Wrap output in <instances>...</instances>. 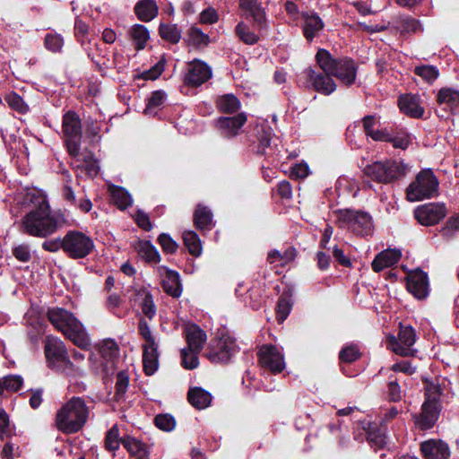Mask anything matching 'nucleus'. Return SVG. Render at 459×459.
I'll use <instances>...</instances> for the list:
<instances>
[{
    "mask_svg": "<svg viewBox=\"0 0 459 459\" xmlns=\"http://www.w3.org/2000/svg\"><path fill=\"white\" fill-rule=\"evenodd\" d=\"M25 201L31 206V210L22 218L23 231L38 238H47L55 233L58 223L51 214L47 196L34 189L26 194Z\"/></svg>",
    "mask_w": 459,
    "mask_h": 459,
    "instance_id": "f257e3e1",
    "label": "nucleus"
},
{
    "mask_svg": "<svg viewBox=\"0 0 459 459\" xmlns=\"http://www.w3.org/2000/svg\"><path fill=\"white\" fill-rule=\"evenodd\" d=\"M48 319L53 326L71 340L77 347L88 350L91 340L82 323L69 311L53 307L48 311Z\"/></svg>",
    "mask_w": 459,
    "mask_h": 459,
    "instance_id": "f03ea898",
    "label": "nucleus"
},
{
    "mask_svg": "<svg viewBox=\"0 0 459 459\" xmlns=\"http://www.w3.org/2000/svg\"><path fill=\"white\" fill-rule=\"evenodd\" d=\"M89 414L90 411L84 400L73 397L57 410L55 426L64 434L76 433L86 424Z\"/></svg>",
    "mask_w": 459,
    "mask_h": 459,
    "instance_id": "7ed1b4c3",
    "label": "nucleus"
},
{
    "mask_svg": "<svg viewBox=\"0 0 459 459\" xmlns=\"http://www.w3.org/2000/svg\"><path fill=\"white\" fill-rule=\"evenodd\" d=\"M316 61L323 72L332 74L343 84L354 83L357 66L351 58H334L328 50L320 48L316 55Z\"/></svg>",
    "mask_w": 459,
    "mask_h": 459,
    "instance_id": "20e7f679",
    "label": "nucleus"
},
{
    "mask_svg": "<svg viewBox=\"0 0 459 459\" xmlns=\"http://www.w3.org/2000/svg\"><path fill=\"white\" fill-rule=\"evenodd\" d=\"M44 353L48 367L66 376L80 374V369L70 360L65 343L57 337L48 335L44 340Z\"/></svg>",
    "mask_w": 459,
    "mask_h": 459,
    "instance_id": "39448f33",
    "label": "nucleus"
},
{
    "mask_svg": "<svg viewBox=\"0 0 459 459\" xmlns=\"http://www.w3.org/2000/svg\"><path fill=\"white\" fill-rule=\"evenodd\" d=\"M407 166L401 160H377L367 165L363 173L371 180L381 183L390 184L407 174Z\"/></svg>",
    "mask_w": 459,
    "mask_h": 459,
    "instance_id": "423d86ee",
    "label": "nucleus"
},
{
    "mask_svg": "<svg viewBox=\"0 0 459 459\" xmlns=\"http://www.w3.org/2000/svg\"><path fill=\"white\" fill-rule=\"evenodd\" d=\"M438 180L431 169L420 171L415 179L406 190L407 199L410 202H418L429 199L438 193Z\"/></svg>",
    "mask_w": 459,
    "mask_h": 459,
    "instance_id": "0eeeda50",
    "label": "nucleus"
},
{
    "mask_svg": "<svg viewBox=\"0 0 459 459\" xmlns=\"http://www.w3.org/2000/svg\"><path fill=\"white\" fill-rule=\"evenodd\" d=\"M63 140L72 158L80 156L82 137V122L74 111H67L62 118Z\"/></svg>",
    "mask_w": 459,
    "mask_h": 459,
    "instance_id": "6e6552de",
    "label": "nucleus"
},
{
    "mask_svg": "<svg viewBox=\"0 0 459 459\" xmlns=\"http://www.w3.org/2000/svg\"><path fill=\"white\" fill-rule=\"evenodd\" d=\"M439 395L438 387L429 386L427 388L421 411L418 415H414V422L418 429H430L437 421L440 412Z\"/></svg>",
    "mask_w": 459,
    "mask_h": 459,
    "instance_id": "1a4fd4ad",
    "label": "nucleus"
},
{
    "mask_svg": "<svg viewBox=\"0 0 459 459\" xmlns=\"http://www.w3.org/2000/svg\"><path fill=\"white\" fill-rule=\"evenodd\" d=\"M337 223L340 228L350 229L361 236L370 234L373 228L372 219L368 213L351 210H340Z\"/></svg>",
    "mask_w": 459,
    "mask_h": 459,
    "instance_id": "9d476101",
    "label": "nucleus"
},
{
    "mask_svg": "<svg viewBox=\"0 0 459 459\" xmlns=\"http://www.w3.org/2000/svg\"><path fill=\"white\" fill-rule=\"evenodd\" d=\"M64 252L71 258L79 259L87 256L93 249V240L83 232L68 231L63 238Z\"/></svg>",
    "mask_w": 459,
    "mask_h": 459,
    "instance_id": "9b49d317",
    "label": "nucleus"
},
{
    "mask_svg": "<svg viewBox=\"0 0 459 459\" xmlns=\"http://www.w3.org/2000/svg\"><path fill=\"white\" fill-rule=\"evenodd\" d=\"M237 351L238 345L235 339L223 333L212 340L205 356L212 363H227Z\"/></svg>",
    "mask_w": 459,
    "mask_h": 459,
    "instance_id": "f8f14e48",
    "label": "nucleus"
},
{
    "mask_svg": "<svg viewBox=\"0 0 459 459\" xmlns=\"http://www.w3.org/2000/svg\"><path fill=\"white\" fill-rule=\"evenodd\" d=\"M259 365L273 374H279L285 368L283 354L273 344H264L257 351Z\"/></svg>",
    "mask_w": 459,
    "mask_h": 459,
    "instance_id": "ddd939ff",
    "label": "nucleus"
},
{
    "mask_svg": "<svg viewBox=\"0 0 459 459\" xmlns=\"http://www.w3.org/2000/svg\"><path fill=\"white\" fill-rule=\"evenodd\" d=\"M416 341V333L411 326L400 325L398 337L390 336L388 345L396 354L403 357L413 355L412 345Z\"/></svg>",
    "mask_w": 459,
    "mask_h": 459,
    "instance_id": "4468645a",
    "label": "nucleus"
},
{
    "mask_svg": "<svg viewBox=\"0 0 459 459\" xmlns=\"http://www.w3.org/2000/svg\"><path fill=\"white\" fill-rule=\"evenodd\" d=\"M447 214V209L443 203H429L418 206L414 211L416 220L424 226L438 223Z\"/></svg>",
    "mask_w": 459,
    "mask_h": 459,
    "instance_id": "2eb2a0df",
    "label": "nucleus"
},
{
    "mask_svg": "<svg viewBox=\"0 0 459 459\" xmlns=\"http://www.w3.org/2000/svg\"><path fill=\"white\" fill-rule=\"evenodd\" d=\"M212 74V69L206 63L195 59L189 63L184 82L190 87H198L207 82Z\"/></svg>",
    "mask_w": 459,
    "mask_h": 459,
    "instance_id": "dca6fc26",
    "label": "nucleus"
},
{
    "mask_svg": "<svg viewBox=\"0 0 459 459\" xmlns=\"http://www.w3.org/2000/svg\"><path fill=\"white\" fill-rule=\"evenodd\" d=\"M305 74L313 90L323 95H330L336 90V83L332 74L316 72L312 68L305 70Z\"/></svg>",
    "mask_w": 459,
    "mask_h": 459,
    "instance_id": "f3484780",
    "label": "nucleus"
},
{
    "mask_svg": "<svg viewBox=\"0 0 459 459\" xmlns=\"http://www.w3.org/2000/svg\"><path fill=\"white\" fill-rule=\"evenodd\" d=\"M247 120L245 113H238L234 117H222L216 121V126L221 134L227 137H234L240 133L242 126Z\"/></svg>",
    "mask_w": 459,
    "mask_h": 459,
    "instance_id": "a211bd4d",
    "label": "nucleus"
},
{
    "mask_svg": "<svg viewBox=\"0 0 459 459\" xmlns=\"http://www.w3.org/2000/svg\"><path fill=\"white\" fill-rule=\"evenodd\" d=\"M157 270L160 277L162 279L163 290L173 298H178L182 293L178 273L164 265L159 266Z\"/></svg>",
    "mask_w": 459,
    "mask_h": 459,
    "instance_id": "6ab92c4d",
    "label": "nucleus"
},
{
    "mask_svg": "<svg viewBox=\"0 0 459 459\" xmlns=\"http://www.w3.org/2000/svg\"><path fill=\"white\" fill-rule=\"evenodd\" d=\"M420 452L424 459H448L450 448L441 439H429L421 442Z\"/></svg>",
    "mask_w": 459,
    "mask_h": 459,
    "instance_id": "aec40b11",
    "label": "nucleus"
},
{
    "mask_svg": "<svg viewBox=\"0 0 459 459\" xmlns=\"http://www.w3.org/2000/svg\"><path fill=\"white\" fill-rule=\"evenodd\" d=\"M407 290L415 298L422 299L429 292L428 275L421 270L413 271L407 277Z\"/></svg>",
    "mask_w": 459,
    "mask_h": 459,
    "instance_id": "412c9836",
    "label": "nucleus"
},
{
    "mask_svg": "<svg viewBox=\"0 0 459 459\" xmlns=\"http://www.w3.org/2000/svg\"><path fill=\"white\" fill-rule=\"evenodd\" d=\"M184 334L187 342L186 349L200 352L207 340L205 332L195 324H187L184 327Z\"/></svg>",
    "mask_w": 459,
    "mask_h": 459,
    "instance_id": "4be33fe9",
    "label": "nucleus"
},
{
    "mask_svg": "<svg viewBox=\"0 0 459 459\" xmlns=\"http://www.w3.org/2000/svg\"><path fill=\"white\" fill-rule=\"evenodd\" d=\"M302 18L304 21L302 25L303 34L308 41H312L323 30L324 22L318 14L314 12L303 13Z\"/></svg>",
    "mask_w": 459,
    "mask_h": 459,
    "instance_id": "5701e85b",
    "label": "nucleus"
},
{
    "mask_svg": "<svg viewBox=\"0 0 459 459\" xmlns=\"http://www.w3.org/2000/svg\"><path fill=\"white\" fill-rule=\"evenodd\" d=\"M401 256L402 253L398 249H385L376 255L371 263L372 269L379 273L397 264Z\"/></svg>",
    "mask_w": 459,
    "mask_h": 459,
    "instance_id": "b1692460",
    "label": "nucleus"
},
{
    "mask_svg": "<svg viewBox=\"0 0 459 459\" xmlns=\"http://www.w3.org/2000/svg\"><path fill=\"white\" fill-rule=\"evenodd\" d=\"M398 105L401 111L414 118H420L424 114V108L421 107L420 98L412 94L402 95L399 98Z\"/></svg>",
    "mask_w": 459,
    "mask_h": 459,
    "instance_id": "393cba45",
    "label": "nucleus"
},
{
    "mask_svg": "<svg viewBox=\"0 0 459 459\" xmlns=\"http://www.w3.org/2000/svg\"><path fill=\"white\" fill-rule=\"evenodd\" d=\"M158 343L154 345H143V363L146 375H153L159 368Z\"/></svg>",
    "mask_w": 459,
    "mask_h": 459,
    "instance_id": "a878e982",
    "label": "nucleus"
},
{
    "mask_svg": "<svg viewBox=\"0 0 459 459\" xmlns=\"http://www.w3.org/2000/svg\"><path fill=\"white\" fill-rule=\"evenodd\" d=\"M439 105L445 106L451 113L459 112V91L451 88H442L437 96Z\"/></svg>",
    "mask_w": 459,
    "mask_h": 459,
    "instance_id": "bb28decb",
    "label": "nucleus"
},
{
    "mask_svg": "<svg viewBox=\"0 0 459 459\" xmlns=\"http://www.w3.org/2000/svg\"><path fill=\"white\" fill-rule=\"evenodd\" d=\"M122 445L130 455L134 456L137 459H147L149 456L148 446L140 439L131 436H126L123 437Z\"/></svg>",
    "mask_w": 459,
    "mask_h": 459,
    "instance_id": "cd10ccee",
    "label": "nucleus"
},
{
    "mask_svg": "<svg viewBox=\"0 0 459 459\" xmlns=\"http://www.w3.org/2000/svg\"><path fill=\"white\" fill-rule=\"evenodd\" d=\"M364 429L367 431V439L372 447L375 449L384 447L386 443L385 429H382L379 425L377 426V424L370 422L367 423V426L364 427Z\"/></svg>",
    "mask_w": 459,
    "mask_h": 459,
    "instance_id": "c85d7f7f",
    "label": "nucleus"
},
{
    "mask_svg": "<svg viewBox=\"0 0 459 459\" xmlns=\"http://www.w3.org/2000/svg\"><path fill=\"white\" fill-rule=\"evenodd\" d=\"M239 6L250 15L260 29L265 25V14L257 4V0H239Z\"/></svg>",
    "mask_w": 459,
    "mask_h": 459,
    "instance_id": "c756f323",
    "label": "nucleus"
},
{
    "mask_svg": "<svg viewBox=\"0 0 459 459\" xmlns=\"http://www.w3.org/2000/svg\"><path fill=\"white\" fill-rule=\"evenodd\" d=\"M187 399L192 406L202 410L210 406L212 395L209 392L201 387H194L188 391Z\"/></svg>",
    "mask_w": 459,
    "mask_h": 459,
    "instance_id": "7c9ffc66",
    "label": "nucleus"
},
{
    "mask_svg": "<svg viewBox=\"0 0 459 459\" xmlns=\"http://www.w3.org/2000/svg\"><path fill=\"white\" fill-rule=\"evenodd\" d=\"M135 14L143 22H150L158 14V6L153 0H141L134 7Z\"/></svg>",
    "mask_w": 459,
    "mask_h": 459,
    "instance_id": "2f4dec72",
    "label": "nucleus"
},
{
    "mask_svg": "<svg viewBox=\"0 0 459 459\" xmlns=\"http://www.w3.org/2000/svg\"><path fill=\"white\" fill-rule=\"evenodd\" d=\"M215 104L220 112L227 114H233L241 108L239 100L231 93L217 97Z\"/></svg>",
    "mask_w": 459,
    "mask_h": 459,
    "instance_id": "473e14b6",
    "label": "nucleus"
},
{
    "mask_svg": "<svg viewBox=\"0 0 459 459\" xmlns=\"http://www.w3.org/2000/svg\"><path fill=\"white\" fill-rule=\"evenodd\" d=\"M195 225L197 229L202 230H210L213 226L212 213L211 210L202 204H198L195 215H194Z\"/></svg>",
    "mask_w": 459,
    "mask_h": 459,
    "instance_id": "72a5a7b5",
    "label": "nucleus"
},
{
    "mask_svg": "<svg viewBox=\"0 0 459 459\" xmlns=\"http://www.w3.org/2000/svg\"><path fill=\"white\" fill-rule=\"evenodd\" d=\"M128 34L137 50L143 49L150 39L149 30L142 24H134L128 30Z\"/></svg>",
    "mask_w": 459,
    "mask_h": 459,
    "instance_id": "f704fd0d",
    "label": "nucleus"
},
{
    "mask_svg": "<svg viewBox=\"0 0 459 459\" xmlns=\"http://www.w3.org/2000/svg\"><path fill=\"white\" fill-rule=\"evenodd\" d=\"M72 159L71 165L74 169H84L86 174L91 177L97 175L99 171L98 162L93 159L91 154L84 155L82 163L79 156Z\"/></svg>",
    "mask_w": 459,
    "mask_h": 459,
    "instance_id": "c9c22d12",
    "label": "nucleus"
},
{
    "mask_svg": "<svg viewBox=\"0 0 459 459\" xmlns=\"http://www.w3.org/2000/svg\"><path fill=\"white\" fill-rule=\"evenodd\" d=\"M296 257V250L293 247H288L283 252L279 250H272L268 253L267 260L270 264L279 263L285 265L292 262Z\"/></svg>",
    "mask_w": 459,
    "mask_h": 459,
    "instance_id": "e433bc0d",
    "label": "nucleus"
},
{
    "mask_svg": "<svg viewBox=\"0 0 459 459\" xmlns=\"http://www.w3.org/2000/svg\"><path fill=\"white\" fill-rule=\"evenodd\" d=\"M411 142L412 137L405 129L395 128L389 143L395 149L406 150Z\"/></svg>",
    "mask_w": 459,
    "mask_h": 459,
    "instance_id": "4c0bfd02",
    "label": "nucleus"
},
{
    "mask_svg": "<svg viewBox=\"0 0 459 459\" xmlns=\"http://www.w3.org/2000/svg\"><path fill=\"white\" fill-rule=\"evenodd\" d=\"M137 295L141 299L140 307L143 314L152 320L156 315V306L152 296L146 290H141Z\"/></svg>",
    "mask_w": 459,
    "mask_h": 459,
    "instance_id": "58836bf2",
    "label": "nucleus"
},
{
    "mask_svg": "<svg viewBox=\"0 0 459 459\" xmlns=\"http://www.w3.org/2000/svg\"><path fill=\"white\" fill-rule=\"evenodd\" d=\"M159 34L162 39L176 44L181 39V30L176 24L161 23L159 27Z\"/></svg>",
    "mask_w": 459,
    "mask_h": 459,
    "instance_id": "ea45409f",
    "label": "nucleus"
},
{
    "mask_svg": "<svg viewBox=\"0 0 459 459\" xmlns=\"http://www.w3.org/2000/svg\"><path fill=\"white\" fill-rule=\"evenodd\" d=\"M183 240L188 252L194 256H199L202 253V244L198 235L192 230L186 231L183 234Z\"/></svg>",
    "mask_w": 459,
    "mask_h": 459,
    "instance_id": "a19ab883",
    "label": "nucleus"
},
{
    "mask_svg": "<svg viewBox=\"0 0 459 459\" xmlns=\"http://www.w3.org/2000/svg\"><path fill=\"white\" fill-rule=\"evenodd\" d=\"M403 413V409L395 406L383 409L378 415V425L382 429H387L389 424L395 420Z\"/></svg>",
    "mask_w": 459,
    "mask_h": 459,
    "instance_id": "79ce46f5",
    "label": "nucleus"
},
{
    "mask_svg": "<svg viewBox=\"0 0 459 459\" xmlns=\"http://www.w3.org/2000/svg\"><path fill=\"white\" fill-rule=\"evenodd\" d=\"M123 437H119V429L117 425H114L106 433L104 446L105 449L115 453L122 444Z\"/></svg>",
    "mask_w": 459,
    "mask_h": 459,
    "instance_id": "37998d69",
    "label": "nucleus"
},
{
    "mask_svg": "<svg viewBox=\"0 0 459 459\" xmlns=\"http://www.w3.org/2000/svg\"><path fill=\"white\" fill-rule=\"evenodd\" d=\"M113 201L121 210L126 209L132 205V198L129 193L120 186H112L110 188Z\"/></svg>",
    "mask_w": 459,
    "mask_h": 459,
    "instance_id": "c03bdc74",
    "label": "nucleus"
},
{
    "mask_svg": "<svg viewBox=\"0 0 459 459\" xmlns=\"http://www.w3.org/2000/svg\"><path fill=\"white\" fill-rule=\"evenodd\" d=\"M137 251L147 262L158 263L160 259L158 250L149 241L139 242Z\"/></svg>",
    "mask_w": 459,
    "mask_h": 459,
    "instance_id": "a18cd8bd",
    "label": "nucleus"
},
{
    "mask_svg": "<svg viewBox=\"0 0 459 459\" xmlns=\"http://www.w3.org/2000/svg\"><path fill=\"white\" fill-rule=\"evenodd\" d=\"M167 99V94L164 91L159 90L152 92L148 100V103L144 109L145 114L154 115L157 109L160 108Z\"/></svg>",
    "mask_w": 459,
    "mask_h": 459,
    "instance_id": "49530a36",
    "label": "nucleus"
},
{
    "mask_svg": "<svg viewBox=\"0 0 459 459\" xmlns=\"http://www.w3.org/2000/svg\"><path fill=\"white\" fill-rule=\"evenodd\" d=\"M292 304L290 298L283 293L278 299L276 306V318L279 324H281L289 316Z\"/></svg>",
    "mask_w": 459,
    "mask_h": 459,
    "instance_id": "de8ad7c7",
    "label": "nucleus"
},
{
    "mask_svg": "<svg viewBox=\"0 0 459 459\" xmlns=\"http://www.w3.org/2000/svg\"><path fill=\"white\" fill-rule=\"evenodd\" d=\"M360 356L359 347L354 343L345 345L339 353L340 360L346 363H351L359 359Z\"/></svg>",
    "mask_w": 459,
    "mask_h": 459,
    "instance_id": "09e8293b",
    "label": "nucleus"
},
{
    "mask_svg": "<svg viewBox=\"0 0 459 459\" xmlns=\"http://www.w3.org/2000/svg\"><path fill=\"white\" fill-rule=\"evenodd\" d=\"M236 32L238 38L247 45H254L255 44L258 39L259 36L253 32L249 27L245 24L244 22H239L236 27Z\"/></svg>",
    "mask_w": 459,
    "mask_h": 459,
    "instance_id": "8fccbe9b",
    "label": "nucleus"
},
{
    "mask_svg": "<svg viewBox=\"0 0 459 459\" xmlns=\"http://www.w3.org/2000/svg\"><path fill=\"white\" fill-rule=\"evenodd\" d=\"M64 38L58 33H48L44 39L45 48L53 52H61L64 47Z\"/></svg>",
    "mask_w": 459,
    "mask_h": 459,
    "instance_id": "3c124183",
    "label": "nucleus"
},
{
    "mask_svg": "<svg viewBox=\"0 0 459 459\" xmlns=\"http://www.w3.org/2000/svg\"><path fill=\"white\" fill-rule=\"evenodd\" d=\"M187 36L189 42L195 47L207 46L210 41L209 36L197 27H191L187 31Z\"/></svg>",
    "mask_w": 459,
    "mask_h": 459,
    "instance_id": "603ef678",
    "label": "nucleus"
},
{
    "mask_svg": "<svg viewBox=\"0 0 459 459\" xmlns=\"http://www.w3.org/2000/svg\"><path fill=\"white\" fill-rule=\"evenodd\" d=\"M361 125L366 136L372 139L376 134V129H379L380 118L373 115L365 116L361 119Z\"/></svg>",
    "mask_w": 459,
    "mask_h": 459,
    "instance_id": "864d4df0",
    "label": "nucleus"
},
{
    "mask_svg": "<svg viewBox=\"0 0 459 459\" xmlns=\"http://www.w3.org/2000/svg\"><path fill=\"white\" fill-rule=\"evenodd\" d=\"M199 352L188 349L181 350V364L186 369H195L199 365Z\"/></svg>",
    "mask_w": 459,
    "mask_h": 459,
    "instance_id": "5fc2aeb1",
    "label": "nucleus"
},
{
    "mask_svg": "<svg viewBox=\"0 0 459 459\" xmlns=\"http://www.w3.org/2000/svg\"><path fill=\"white\" fill-rule=\"evenodd\" d=\"M166 63L167 59L165 56H161L154 65L142 74V78L144 80H156L163 73Z\"/></svg>",
    "mask_w": 459,
    "mask_h": 459,
    "instance_id": "6e6d98bb",
    "label": "nucleus"
},
{
    "mask_svg": "<svg viewBox=\"0 0 459 459\" xmlns=\"http://www.w3.org/2000/svg\"><path fill=\"white\" fill-rule=\"evenodd\" d=\"M99 351L102 357L112 359L118 353V345L114 340L107 339L100 343Z\"/></svg>",
    "mask_w": 459,
    "mask_h": 459,
    "instance_id": "4d7b16f0",
    "label": "nucleus"
},
{
    "mask_svg": "<svg viewBox=\"0 0 459 459\" xmlns=\"http://www.w3.org/2000/svg\"><path fill=\"white\" fill-rule=\"evenodd\" d=\"M5 101L11 108L20 113H26L29 110V107L22 98L15 92H11L6 95Z\"/></svg>",
    "mask_w": 459,
    "mask_h": 459,
    "instance_id": "13d9d810",
    "label": "nucleus"
},
{
    "mask_svg": "<svg viewBox=\"0 0 459 459\" xmlns=\"http://www.w3.org/2000/svg\"><path fill=\"white\" fill-rule=\"evenodd\" d=\"M155 425L163 431H171L175 429L176 420L170 414H158L154 419Z\"/></svg>",
    "mask_w": 459,
    "mask_h": 459,
    "instance_id": "bf43d9fd",
    "label": "nucleus"
},
{
    "mask_svg": "<svg viewBox=\"0 0 459 459\" xmlns=\"http://www.w3.org/2000/svg\"><path fill=\"white\" fill-rule=\"evenodd\" d=\"M456 232H459V213L449 217L445 226L441 229V234L446 238H451Z\"/></svg>",
    "mask_w": 459,
    "mask_h": 459,
    "instance_id": "052dcab7",
    "label": "nucleus"
},
{
    "mask_svg": "<svg viewBox=\"0 0 459 459\" xmlns=\"http://www.w3.org/2000/svg\"><path fill=\"white\" fill-rule=\"evenodd\" d=\"M2 379L8 393L18 392L23 385V379L19 375H9L2 377Z\"/></svg>",
    "mask_w": 459,
    "mask_h": 459,
    "instance_id": "680f3d73",
    "label": "nucleus"
},
{
    "mask_svg": "<svg viewBox=\"0 0 459 459\" xmlns=\"http://www.w3.org/2000/svg\"><path fill=\"white\" fill-rule=\"evenodd\" d=\"M13 435L8 414L4 409H0V439L10 437Z\"/></svg>",
    "mask_w": 459,
    "mask_h": 459,
    "instance_id": "e2e57ef3",
    "label": "nucleus"
},
{
    "mask_svg": "<svg viewBox=\"0 0 459 459\" xmlns=\"http://www.w3.org/2000/svg\"><path fill=\"white\" fill-rule=\"evenodd\" d=\"M158 242L167 254H174L178 248V244L167 233H161L158 238Z\"/></svg>",
    "mask_w": 459,
    "mask_h": 459,
    "instance_id": "0e129e2a",
    "label": "nucleus"
},
{
    "mask_svg": "<svg viewBox=\"0 0 459 459\" xmlns=\"http://www.w3.org/2000/svg\"><path fill=\"white\" fill-rule=\"evenodd\" d=\"M415 74L427 82H434L438 76V71L432 65H421L415 67Z\"/></svg>",
    "mask_w": 459,
    "mask_h": 459,
    "instance_id": "69168bd1",
    "label": "nucleus"
},
{
    "mask_svg": "<svg viewBox=\"0 0 459 459\" xmlns=\"http://www.w3.org/2000/svg\"><path fill=\"white\" fill-rule=\"evenodd\" d=\"M139 333L141 336L144 339V343L143 345H154L157 344L155 337L153 336L150 326L147 322L143 319H141L139 322Z\"/></svg>",
    "mask_w": 459,
    "mask_h": 459,
    "instance_id": "338daca9",
    "label": "nucleus"
},
{
    "mask_svg": "<svg viewBox=\"0 0 459 459\" xmlns=\"http://www.w3.org/2000/svg\"><path fill=\"white\" fill-rule=\"evenodd\" d=\"M401 29L403 31H406L409 33H417L422 31V27L420 21L411 17H406L402 20Z\"/></svg>",
    "mask_w": 459,
    "mask_h": 459,
    "instance_id": "774afa93",
    "label": "nucleus"
}]
</instances>
